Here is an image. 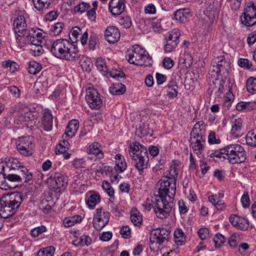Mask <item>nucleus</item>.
Masks as SVG:
<instances>
[{
    "label": "nucleus",
    "mask_w": 256,
    "mask_h": 256,
    "mask_svg": "<svg viewBox=\"0 0 256 256\" xmlns=\"http://www.w3.org/2000/svg\"><path fill=\"white\" fill-rule=\"evenodd\" d=\"M163 66L166 69H170L174 64V60L170 58L166 57L162 60Z\"/></svg>",
    "instance_id": "55"
},
{
    "label": "nucleus",
    "mask_w": 256,
    "mask_h": 256,
    "mask_svg": "<svg viewBox=\"0 0 256 256\" xmlns=\"http://www.w3.org/2000/svg\"><path fill=\"white\" fill-rule=\"evenodd\" d=\"M46 228L44 226H41L35 228L30 230L31 235L35 238L38 236L42 232L46 231Z\"/></svg>",
    "instance_id": "50"
},
{
    "label": "nucleus",
    "mask_w": 256,
    "mask_h": 256,
    "mask_svg": "<svg viewBox=\"0 0 256 256\" xmlns=\"http://www.w3.org/2000/svg\"><path fill=\"white\" fill-rule=\"evenodd\" d=\"M22 144V146L20 145H17L16 148L18 150L19 152L22 154L24 156H30L32 155L33 153V148L31 147H26V145L25 146Z\"/></svg>",
    "instance_id": "37"
},
{
    "label": "nucleus",
    "mask_w": 256,
    "mask_h": 256,
    "mask_svg": "<svg viewBox=\"0 0 256 256\" xmlns=\"http://www.w3.org/2000/svg\"><path fill=\"white\" fill-rule=\"evenodd\" d=\"M88 152L98 156L99 158H104V154L101 150V145L98 142H94L89 146Z\"/></svg>",
    "instance_id": "24"
},
{
    "label": "nucleus",
    "mask_w": 256,
    "mask_h": 256,
    "mask_svg": "<svg viewBox=\"0 0 256 256\" xmlns=\"http://www.w3.org/2000/svg\"><path fill=\"white\" fill-rule=\"evenodd\" d=\"M8 90L12 94L14 97L18 98L20 96V90L16 86H12L8 87Z\"/></svg>",
    "instance_id": "57"
},
{
    "label": "nucleus",
    "mask_w": 256,
    "mask_h": 256,
    "mask_svg": "<svg viewBox=\"0 0 256 256\" xmlns=\"http://www.w3.org/2000/svg\"><path fill=\"white\" fill-rule=\"evenodd\" d=\"M168 186H166V188L168 189V194L171 196H168L169 200H173L176 192V182H172L171 180H168Z\"/></svg>",
    "instance_id": "38"
},
{
    "label": "nucleus",
    "mask_w": 256,
    "mask_h": 256,
    "mask_svg": "<svg viewBox=\"0 0 256 256\" xmlns=\"http://www.w3.org/2000/svg\"><path fill=\"white\" fill-rule=\"evenodd\" d=\"M198 234L201 240H206L209 235V230L207 228H202L198 230Z\"/></svg>",
    "instance_id": "56"
},
{
    "label": "nucleus",
    "mask_w": 256,
    "mask_h": 256,
    "mask_svg": "<svg viewBox=\"0 0 256 256\" xmlns=\"http://www.w3.org/2000/svg\"><path fill=\"white\" fill-rule=\"evenodd\" d=\"M34 8L38 11H42L44 9H48L51 4V2L46 0H32Z\"/></svg>",
    "instance_id": "28"
},
{
    "label": "nucleus",
    "mask_w": 256,
    "mask_h": 256,
    "mask_svg": "<svg viewBox=\"0 0 256 256\" xmlns=\"http://www.w3.org/2000/svg\"><path fill=\"white\" fill-rule=\"evenodd\" d=\"M143 150H147L146 148L140 144L139 142H134V146H130V150H129L130 156V157L132 154L133 156L136 155L138 152V153L140 154V152H142Z\"/></svg>",
    "instance_id": "32"
},
{
    "label": "nucleus",
    "mask_w": 256,
    "mask_h": 256,
    "mask_svg": "<svg viewBox=\"0 0 256 256\" xmlns=\"http://www.w3.org/2000/svg\"><path fill=\"white\" fill-rule=\"evenodd\" d=\"M79 127V122L77 120H70L66 128L65 138H71L75 135Z\"/></svg>",
    "instance_id": "20"
},
{
    "label": "nucleus",
    "mask_w": 256,
    "mask_h": 256,
    "mask_svg": "<svg viewBox=\"0 0 256 256\" xmlns=\"http://www.w3.org/2000/svg\"><path fill=\"white\" fill-rule=\"evenodd\" d=\"M116 166L114 167L115 170L117 172H124L126 168V163L125 160L116 162Z\"/></svg>",
    "instance_id": "49"
},
{
    "label": "nucleus",
    "mask_w": 256,
    "mask_h": 256,
    "mask_svg": "<svg viewBox=\"0 0 256 256\" xmlns=\"http://www.w3.org/2000/svg\"><path fill=\"white\" fill-rule=\"evenodd\" d=\"M174 238L175 242L178 245L183 244L184 238V234L182 230L179 228H177L174 232Z\"/></svg>",
    "instance_id": "33"
},
{
    "label": "nucleus",
    "mask_w": 256,
    "mask_h": 256,
    "mask_svg": "<svg viewBox=\"0 0 256 256\" xmlns=\"http://www.w3.org/2000/svg\"><path fill=\"white\" fill-rule=\"evenodd\" d=\"M110 167L107 166H104L103 164L100 165H98L96 166V172L100 174H107L108 172H110Z\"/></svg>",
    "instance_id": "53"
},
{
    "label": "nucleus",
    "mask_w": 256,
    "mask_h": 256,
    "mask_svg": "<svg viewBox=\"0 0 256 256\" xmlns=\"http://www.w3.org/2000/svg\"><path fill=\"white\" fill-rule=\"evenodd\" d=\"M41 64L35 61H30L29 62L28 72L30 74H36L42 70Z\"/></svg>",
    "instance_id": "31"
},
{
    "label": "nucleus",
    "mask_w": 256,
    "mask_h": 256,
    "mask_svg": "<svg viewBox=\"0 0 256 256\" xmlns=\"http://www.w3.org/2000/svg\"><path fill=\"white\" fill-rule=\"evenodd\" d=\"M130 219L134 226H138L142 224V216L136 208H132L131 210Z\"/></svg>",
    "instance_id": "26"
},
{
    "label": "nucleus",
    "mask_w": 256,
    "mask_h": 256,
    "mask_svg": "<svg viewBox=\"0 0 256 256\" xmlns=\"http://www.w3.org/2000/svg\"><path fill=\"white\" fill-rule=\"evenodd\" d=\"M126 89L124 84L122 83L114 84L110 88V92L114 95H120L126 92Z\"/></svg>",
    "instance_id": "27"
},
{
    "label": "nucleus",
    "mask_w": 256,
    "mask_h": 256,
    "mask_svg": "<svg viewBox=\"0 0 256 256\" xmlns=\"http://www.w3.org/2000/svg\"><path fill=\"white\" fill-rule=\"evenodd\" d=\"M243 19L241 18V24L246 26H252L256 24V8L252 2H249L244 8Z\"/></svg>",
    "instance_id": "5"
},
{
    "label": "nucleus",
    "mask_w": 256,
    "mask_h": 256,
    "mask_svg": "<svg viewBox=\"0 0 256 256\" xmlns=\"http://www.w3.org/2000/svg\"><path fill=\"white\" fill-rule=\"evenodd\" d=\"M238 234H233L229 238L228 242L231 247L235 248L238 245L237 238Z\"/></svg>",
    "instance_id": "58"
},
{
    "label": "nucleus",
    "mask_w": 256,
    "mask_h": 256,
    "mask_svg": "<svg viewBox=\"0 0 256 256\" xmlns=\"http://www.w3.org/2000/svg\"><path fill=\"white\" fill-rule=\"evenodd\" d=\"M104 36L108 42L114 44L119 40L120 38V32L116 27L110 26L106 30Z\"/></svg>",
    "instance_id": "13"
},
{
    "label": "nucleus",
    "mask_w": 256,
    "mask_h": 256,
    "mask_svg": "<svg viewBox=\"0 0 256 256\" xmlns=\"http://www.w3.org/2000/svg\"><path fill=\"white\" fill-rule=\"evenodd\" d=\"M231 121L234 124L231 130L232 134L234 138H238L239 136L238 130L240 129V120L238 116L233 114Z\"/></svg>",
    "instance_id": "25"
},
{
    "label": "nucleus",
    "mask_w": 256,
    "mask_h": 256,
    "mask_svg": "<svg viewBox=\"0 0 256 256\" xmlns=\"http://www.w3.org/2000/svg\"><path fill=\"white\" fill-rule=\"evenodd\" d=\"M241 248L244 250V253L241 252V256H249L250 252L249 245L246 242L241 243Z\"/></svg>",
    "instance_id": "63"
},
{
    "label": "nucleus",
    "mask_w": 256,
    "mask_h": 256,
    "mask_svg": "<svg viewBox=\"0 0 256 256\" xmlns=\"http://www.w3.org/2000/svg\"><path fill=\"white\" fill-rule=\"evenodd\" d=\"M81 29L76 26L72 30L69 38L72 44L78 41V38H79V36L81 34Z\"/></svg>",
    "instance_id": "34"
},
{
    "label": "nucleus",
    "mask_w": 256,
    "mask_h": 256,
    "mask_svg": "<svg viewBox=\"0 0 256 256\" xmlns=\"http://www.w3.org/2000/svg\"><path fill=\"white\" fill-rule=\"evenodd\" d=\"M100 200V196L98 194H91L88 198L86 203L89 207L94 208Z\"/></svg>",
    "instance_id": "30"
},
{
    "label": "nucleus",
    "mask_w": 256,
    "mask_h": 256,
    "mask_svg": "<svg viewBox=\"0 0 256 256\" xmlns=\"http://www.w3.org/2000/svg\"><path fill=\"white\" fill-rule=\"evenodd\" d=\"M80 66L84 71L90 72L93 66V64L90 58L82 56L80 60Z\"/></svg>",
    "instance_id": "29"
},
{
    "label": "nucleus",
    "mask_w": 256,
    "mask_h": 256,
    "mask_svg": "<svg viewBox=\"0 0 256 256\" xmlns=\"http://www.w3.org/2000/svg\"><path fill=\"white\" fill-rule=\"evenodd\" d=\"M51 180L52 188L56 190H64L68 184V177L60 174H56Z\"/></svg>",
    "instance_id": "12"
},
{
    "label": "nucleus",
    "mask_w": 256,
    "mask_h": 256,
    "mask_svg": "<svg viewBox=\"0 0 256 256\" xmlns=\"http://www.w3.org/2000/svg\"><path fill=\"white\" fill-rule=\"evenodd\" d=\"M86 100L91 108L98 109L102 104L100 94L94 88H89L86 90Z\"/></svg>",
    "instance_id": "8"
},
{
    "label": "nucleus",
    "mask_w": 256,
    "mask_h": 256,
    "mask_svg": "<svg viewBox=\"0 0 256 256\" xmlns=\"http://www.w3.org/2000/svg\"><path fill=\"white\" fill-rule=\"evenodd\" d=\"M250 198L248 193L245 192L241 196V204L244 208H248L250 204Z\"/></svg>",
    "instance_id": "46"
},
{
    "label": "nucleus",
    "mask_w": 256,
    "mask_h": 256,
    "mask_svg": "<svg viewBox=\"0 0 256 256\" xmlns=\"http://www.w3.org/2000/svg\"><path fill=\"white\" fill-rule=\"evenodd\" d=\"M178 174H172V177L165 176L163 179L160 180L156 184V190L158 192L156 196H158L159 199L156 200L154 208V211L158 216L160 219H164L169 216L173 206V200H169L168 189L166 188L168 186V179L171 180L172 182H176Z\"/></svg>",
    "instance_id": "2"
},
{
    "label": "nucleus",
    "mask_w": 256,
    "mask_h": 256,
    "mask_svg": "<svg viewBox=\"0 0 256 256\" xmlns=\"http://www.w3.org/2000/svg\"><path fill=\"white\" fill-rule=\"evenodd\" d=\"M42 126L44 130L50 132L53 126V116L49 111L44 112L42 118Z\"/></svg>",
    "instance_id": "19"
},
{
    "label": "nucleus",
    "mask_w": 256,
    "mask_h": 256,
    "mask_svg": "<svg viewBox=\"0 0 256 256\" xmlns=\"http://www.w3.org/2000/svg\"><path fill=\"white\" fill-rule=\"evenodd\" d=\"M16 42L20 48L24 46L25 44H31L37 46L42 44V40L35 36V30L32 28L23 38H17Z\"/></svg>",
    "instance_id": "11"
},
{
    "label": "nucleus",
    "mask_w": 256,
    "mask_h": 256,
    "mask_svg": "<svg viewBox=\"0 0 256 256\" xmlns=\"http://www.w3.org/2000/svg\"><path fill=\"white\" fill-rule=\"evenodd\" d=\"M220 140L219 136H216V134L214 132L211 131L208 136V142L210 144H218L220 142Z\"/></svg>",
    "instance_id": "48"
},
{
    "label": "nucleus",
    "mask_w": 256,
    "mask_h": 256,
    "mask_svg": "<svg viewBox=\"0 0 256 256\" xmlns=\"http://www.w3.org/2000/svg\"><path fill=\"white\" fill-rule=\"evenodd\" d=\"M20 172L24 173V178H22V180H23L24 182H28L32 180L33 174L24 166H22L20 168H18V170H14L12 171L13 173H15L16 175L19 176H20Z\"/></svg>",
    "instance_id": "23"
},
{
    "label": "nucleus",
    "mask_w": 256,
    "mask_h": 256,
    "mask_svg": "<svg viewBox=\"0 0 256 256\" xmlns=\"http://www.w3.org/2000/svg\"><path fill=\"white\" fill-rule=\"evenodd\" d=\"M0 168V174L2 176L6 178V180L8 182H21L24 181L22 178H24V176L22 172H20V176L16 175V174L13 173L12 172H9L6 171L8 173L5 172V166H1Z\"/></svg>",
    "instance_id": "17"
},
{
    "label": "nucleus",
    "mask_w": 256,
    "mask_h": 256,
    "mask_svg": "<svg viewBox=\"0 0 256 256\" xmlns=\"http://www.w3.org/2000/svg\"><path fill=\"white\" fill-rule=\"evenodd\" d=\"M238 219L239 217L236 214H232L229 218L230 222H231L232 224L234 226L238 228L240 227V224L238 222Z\"/></svg>",
    "instance_id": "61"
},
{
    "label": "nucleus",
    "mask_w": 256,
    "mask_h": 256,
    "mask_svg": "<svg viewBox=\"0 0 256 256\" xmlns=\"http://www.w3.org/2000/svg\"><path fill=\"white\" fill-rule=\"evenodd\" d=\"M20 141L18 144L17 145H20L22 146V144H24V145L25 146L26 145V147H31L34 148V144H33V142L30 140V136H24L20 138Z\"/></svg>",
    "instance_id": "42"
},
{
    "label": "nucleus",
    "mask_w": 256,
    "mask_h": 256,
    "mask_svg": "<svg viewBox=\"0 0 256 256\" xmlns=\"http://www.w3.org/2000/svg\"><path fill=\"white\" fill-rule=\"evenodd\" d=\"M13 24L15 32L16 34V38H23L30 30L27 29L26 19L22 16L17 17L14 20Z\"/></svg>",
    "instance_id": "10"
},
{
    "label": "nucleus",
    "mask_w": 256,
    "mask_h": 256,
    "mask_svg": "<svg viewBox=\"0 0 256 256\" xmlns=\"http://www.w3.org/2000/svg\"><path fill=\"white\" fill-rule=\"evenodd\" d=\"M256 102H241V112H248L251 110L254 107Z\"/></svg>",
    "instance_id": "45"
},
{
    "label": "nucleus",
    "mask_w": 256,
    "mask_h": 256,
    "mask_svg": "<svg viewBox=\"0 0 256 256\" xmlns=\"http://www.w3.org/2000/svg\"><path fill=\"white\" fill-rule=\"evenodd\" d=\"M164 45V52L168 53L174 51L178 46V42H165Z\"/></svg>",
    "instance_id": "44"
},
{
    "label": "nucleus",
    "mask_w": 256,
    "mask_h": 256,
    "mask_svg": "<svg viewBox=\"0 0 256 256\" xmlns=\"http://www.w3.org/2000/svg\"><path fill=\"white\" fill-rule=\"evenodd\" d=\"M50 50L56 58L68 61H76L80 56L78 47L66 38L54 41Z\"/></svg>",
    "instance_id": "3"
},
{
    "label": "nucleus",
    "mask_w": 256,
    "mask_h": 256,
    "mask_svg": "<svg viewBox=\"0 0 256 256\" xmlns=\"http://www.w3.org/2000/svg\"><path fill=\"white\" fill-rule=\"evenodd\" d=\"M92 238L90 236L83 235L80 238V241L78 242V244L80 246H89L92 244Z\"/></svg>",
    "instance_id": "52"
},
{
    "label": "nucleus",
    "mask_w": 256,
    "mask_h": 256,
    "mask_svg": "<svg viewBox=\"0 0 256 256\" xmlns=\"http://www.w3.org/2000/svg\"><path fill=\"white\" fill-rule=\"evenodd\" d=\"M5 166V171L12 172L14 170H18V168L23 166L20 161L15 158H10L6 160L4 164Z\"/></svg>",
    "instance_id": "22"
},
{
    "label": "nucleus",
    "mask_w": 256,
    "mask_h": 256,
    "mask_svg": "<svg viewBox=\"0 0 256 256\" xmlns=\"http://www.w3.org/2000/svg\"><path fill=\"white\" fill-rule=\"evenodd\" d=\"M141 152H137L136 155H132L131 158L134 161V167L138 170L140 174H142L144 168H146L148 163L149 161L148 153L147 150H143Z\"/></svg>",
    "instance_id": "9"
},
{
    "label": "nucleus",
    "mask_w": 256,
    "mask_h": 256,
    "mask_svg": "<svg viewBox=\"0 0 256 256\" xmlns=\"http://www.w3.org/2000/svg\"><path fill=\"white\" fill-rule=\"evenodd\" d=\"M192 14L189 8H180L176 10L173 14L172 19L176 20L181 23H185Z\"/></svg>",
    "instance_id": "16"
},
{
    "label": "nucleus",
    "mask_w": 256,
    "mask_h": 256,
    "mask_svg": "<svg viewBox=\"0 0 256 256\" xmlns=\"http://www.w3.org/2000/svg\"><path fill=\"white\" fill-rule=\"evenodd\" d=\"M202 128H201V127L199 125L196 124L194 128L190 132V135L193 136L194 138H198L200 136V134H202L201 133V132L202 130Z\"/></svg>",
    "instance_id": "47"
},
{
    "label": "nucleus",
    "mask_w": 256,
    "mask_h": 256,
    "mask_svg": "<svg viewBox=\"0 0 256 256\" xmlns=\"http://www.w3.org/2000/svg\"><path fill=\"white\" fill-rule=\"evenodd\" d=\"M22 194L20 192H13L2 196L0 200V216L6 218L12 216L19 208Z\"/></svg>",
    "instance_id": "4"
},
{
    "label": "nucleus",
    "mask_w": 256,
    "mask_h": 256,
    "mask_svg": "<svg viewBox=\"0 0 256 256\" xmlns=\"http://www.w3.org/2000/svg\"><path fill=\"white\" fill-rule=\"evenodd\" d=\"M199 138H196V142H194L192 145V149L194 151H198L201 152L204 148V146L202 142H205V140L204 136L202 134H200V136Z\"/></svg>",
    "instance_id": "35"
},
{
    "label": "nucleus",
    "mask_w": 256,
    "mask_h": 256,
    "mask_svg": "<svg viewBox=\"0 0 256 256\" xmlns=\"http://www.w3.org/2000/svg\"><path fill=\"white\" fill-rule=\"evenodd\" d=\"M64 24L62 22H57L53 26V28L52 29V32L54 36L58 35L62 31V30L64 28Z\"/></svg>",
    "instance_id": "51"
},
{
    "label": "nucleus",
    "mask_w": 256,
    "mask_h": 256,
    "mask_svg": "<svg viewBox=\"0 0 256 256\" xmlns=\"http://www.w3.org/2000/svg\"><path fill=\"white\" fill-rule=\"evenodd\" d=\"M120 234L122 238H127L130 236L131 230L128 226H124L120 228Z\"/></svg>",
    "instance_id": "54"
},
{
    "label": "nucleus",
    "mask_w": 256,
    "mask_h": 256,
    "mask_svg": "<svg viewBox=\"0 0 256 256\" xmlns=\"http://www.w3.org/2000/svg\"><path fill=\"white\" fill-rule=\"evenodd\" d=\"M58 16L57 12L53 10L48 13L45 16V18L46 20L52 21L56 19Z\"/></svg>",
    "instance_id": "64"
},
{
    "label": "nucleus",
    "mask_w": 256,
    "mask_h": 256,
    "mask_svg": "<svg viewBox=\"0 0 256 256\" xmlns=\"http://www.w3.org/2000/svg\"><path fill=\"white\" fill-rule=\"evenodd\" d=\"M26 117L29 120L28 121V126H30V128L32 127L36 124V118L30 112L27 114Z\"/></svg>",
    "instance_id": "59"
},
{
    "label": "nucleus",
    "mask_w": 256,
    "mask_h": 256,
    "mask_svg": "<svg viewBox=\"0 0 256 256\" xmlns=\"http://www.w3.org/2000/svg\"><path fill=\"white\" fill-rule=\"evenodd\" d=\"M125 7L124 0H110L109 2V10L113 15L121 14Z\"/></svg>",
    "instance_id": "14"
},
{
    "label": "nucleus",
    "mask_w": 256,
    "mask_h": 256,
    "mask_svg": "<svg viewBox=\"0 0 256 256\" xmlns=\"http://www.w3.org/2000/svg\"><path fill=\"white\" fill-rule=\"evenodd\" d=\"M233 148H232L228 153H226L228 159L230 162L232 164L240 163V158L238 154L240 152V146L238 144H232Z\"/></svg>",
    "instance_id": "18"
},
{
    "label": "nucleus",
    "mask_w": 256,
    "mask_h": 256,
    "mask_svg": "<svg viewBox=\"0 0 256 256\" xmlns=\"http://www.w3.org/2000/svg\"><path fill=\"white\" fill-rule=\"evenodd\" d=\"M148 54H130L128 55V62L132 64H134L136 66H147V64H145L146 60L148 59Z\"/></svg>",
    "instance_id": "15"
},
{
    "label": "nucleus",
    "mask_w": 256,
    "mask_h": 256,
    "mask_svg": "<svg viewBox=\"0 0 256 256\" xmlns=\"http://www.w3.org/2000/svg\"><path fill=\"white\" fill-rule=\"evenodd\" d=\"M110 76L114 78L118 79L120 78L125 77V74L122 71L114 70L110 72Z\"/></svg>",
    "instance_id": "60"
},
{
    "label": "nucleus",
    "mask_w": 256,
    "mask_h": 256,
    "mask_svg": "<svg viewBox=\"0 0 256 256\" xmlns=\"http://www.w3.org/2000/svg\"><path fill=\"white\" fill-rule=\"evenodd\" d=\"M96 66L100 72H102L104 74H108V69L106 66L104 60L102 58H98L96 62Z\"/></svg>",
    "instance_id": "39"
},
{
    "label": "nucleus",
    "mask_w": 256,
    "mask_h": 256,
    "mask_svg": "<svg viewBox=\"0 0 256 256\" xmlns=\"http://www.w3.org/2000/svg\"><path fill=\"white\" fill-rule=\"evenodd\" d=\"M230 69V64L226 60L224 56L215 58L212 61L209 70V74L214 80L210 85L208 92L220 96L224 90V84Z\"/></svg>",
    "instance_id": "1"
},
{
    "label": "nucleus",
    "mask_w": 256,
    "mask_h": 256,
    "mask_svg": "<svg viewBox=\"0 0 256 256\" xmlns=\"http://www.w3.org/2000/svg\"><path fill=\"white\" fill-rule=\"evenodd\" d=\"M153 134L152 129L149 127V125L144 123L140 124L136 128V134L139 137L150 136H152Z\"/></svg>",
    "instance_id": "21"
},
{
    "label": "nucleus",
    "mask_w": 256,
    "mask_h": 256,
    "mask_svg": "<svg viewBox=\"0 0 256 256\" xmlns=\"http://www.w3.org/2000/svg\"><path fill=\"white\" fill-rule=\"evenodd\" d=\"M90 7V6L88 3L82 2L76 6L74 8V10L76 12L83 13L87 11Z\"/></svg>",
    "instance_id": "41"
},
{
    "label": "nucleus",
    "mask_w": 256,
    "mask_h": 256,
    "mask_svg": "<svg viewBox=\"0 0 256 256\" xmlns=\"http://www.w3.org/2000/svg\"><path fill=\"white\" fill-rule=\"evenodd\" d=\"M121 20L122 24L126 28H130L132 24L131 18L129 16L123 18Z\"/></svg>",
    "instance_id": "62"
},
{
    "label": "nucleus",
    "mask_w": 256,
    "mask_h": 256,
    "mask_svg": "<svg viewBox=\"0 0 256 256\" xmlns=\"http://www.w3.org/2000/svg\"><path fill=\"white\" fill-rule=\"evenodd\" d=\"M216 248H220L226 241V238L223 235L220 234H216L213 239Z\"/></svg>",
    "instance_id": "43"
},
{
    "label": "nucleus",
    "mask_w": 256,
    "mask_h": 256,
    "mask_svg": "<svg viewBox=\"0 0 256 256\" xmlns=\"http://www.w3.org/2000/svg\"><path fill=\"white\" fill-rule=\"evenodd\" d=\"M110 214L102 211V208H97L94 218V226L97 230H101L109 222Z\"/></svg>",
    "instance_id": "6"
},
{
    "label": "nucleus",
    "mask_w": 256,
    "mask_h": 256,
    "mask_svg": "<svg viewBox=\"0 0 256 256\" xmlns=\"http://www.w3.org/2000/svg\"><path fill=\"white\" fill-rule=\"evenodd\" d=\"M247 90L252 94H256V78L251 77L249 78L246 82Z\"/></svg>",
    "instance_id": "36"
},
{
    "label": "nucleus",
    "mask_w": 256,
    "mask_h": 256,
    "mask_svg": "<svg viewBox=\"0 0 256 256\" xmlns=\"http://www.w3.org/2000/svg\"><path fill=\"white\" fill-rule=\"evenodd\" d=\"M54 246L46 248L40 250L37 253V256H52L54 253Z\"/></svg>",
    "instance_id": "40"
},
{
    "label": "nucleus",
    "mask_w": 256,
    "mask_h": 256,
    "mask_svg": "<svg viewBox=\"0 0 256 256\" xmlns=\"http://www.w3.org/2000/svg\"><path fill=\"white\" fill-rule=\"evenodd\" d=\"M170 234V230L164 228L153 230L150 232V242L152 244L156 242L162 244L165 240L168 241Z\"/></svg>",
    "instance_id": "7"
}]
</instances>
